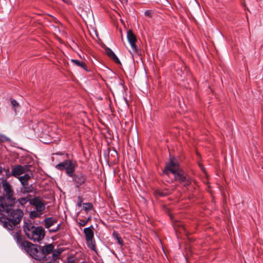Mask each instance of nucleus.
<instances>
[{
	"mask_svg": "<svg viewBox=\"0 0 263 263\" xmlns=\"http://www.w3.org/2000/svg\"><path fill=\"white\" fill-rule=\"evenodd\" d=\"M163 175L168 176L173 175L175 181L184 186H189L192 182L191 178L180 167L175 159H171L170 161L166 164Z\"/></svg>",
	"mask_w": 263,
	"mask_h": 263,
	"instance_id": "nucleus-1",
	"label": "nucleus"
},
{
	"mask_svg": "<svg viewBox=\"0 0 263 263\" xmlns=\"http://www.w3.org/2000/svg\"><path fill=\"white\" fill-rule=\"evenodd\" d=\"M144 14L145 15L148 16L149 17L151 16V12L149 10H146V11H145Z\"/></svg>",
	"mask_w": 263,
	"mask_h": 263,
	"instance_id": "nucleus-28",
	"label": "nucleus"
},
{
	"mask_svg": "<svg viewBox=\"0 0 263 263\" xmlns=\"http://www.w3.org/2000/svg\"><path fill=\"white\" fill-rule=\"evenodd\" d=\"M53 257H58L61 253V252L56 250H53Z\"/></svg>",
	"mask_w": 263,
	"mask_h": 263,
	"instance_id": "nucleus-27",
	"label": "nucleus"
},
{
	"mask_svg": "<svg viewBox=\"0 0 263 263\" xmlns=\"http://www.w3.org/2000/svg\"><path fill=\"white\" fill-rule=\"evenodd\" d=\"M51 229H55V227H51Z\"/></svg>",
	"mask_w": 263,
	"mask_h": 263,
	"instance_id": "nucleus-34",
	"label": "nucleus"
},
{
	"mask_svg": "<svg viewBox=\"0 0 263 263\" xmlns=\"http://www.w3.org/2000/svg\"><path fill=\"white\" fill-rule=\"evenodd\" d=\"M9 140L8 138L0 133V142H4L8 141Z\"/></svg>",
	"mask_w": 263,
	"mask_h": 263,
	"instance_id": "nucleus-23",
	"label": "nucleus"
},
{
	"mask_svg": "<svg viewBox=\"0 0 263 263\" xmlns=\"http://www.w3.org/2000/svg\"><path fill=\"white\" fill-rule=\"evenodd\" d=\"M2 173V167L0 166V175L1 174V173Z\"/></svg>",
	"mask_w": 263,
	"mask_h": 263,
	"instance_id": "nucleus-30",
	"label": "nucleus"
},
{
	"mask_svg": "<svg viewBox=\"0 0 263 263\" xmlns=\"http://www.w3.org/2000/svg\"><path fill=\"white\" fill-rule=\"evenodd\" d=\"M127 37L128 42L129 43L133 50L135 52H138V49L136 45L137 42V38L135 34L131 30L127 31Z\"/></svg>",
	"mask_w": 263,
	"mask_h": 263,
	"instance_id": "nucleus-13",
	"label": "nucleus"
},
{
	"mask_svg": "<svg viewBox=\"0 0 263 263\" xmlns=\"http://www.w3.org/2000/svg\"><path fill=\"white\" fill-rule=\"evenodd\" d=\"M23 215L24 213L21 210H13L11 208L3 216L0 217V223L8 230H12L20 223Z\"/></svg>",
	"mask_w": 263,
	"mask_h": 263,
	"instance_id": "nucleus-2",
	"label": "nucleus"
},
{
	"mask_svg": "<svg viewBox=\"0 0 263 263\" xmlns=\"http://www.w3.org/2000/svg\"><path fill=\"white\" fill-rule=\"evenodd\" d=\"M1 184L4 197H13L14 191L12 185L6 179L3 180Z\"/></svg>",
	"mask_w": 263,
	"mask_h": 263,
	"instance_id": "nucleus-12",
	"label": "nucleus"
},
{
	"mask_svg": "<svg viewBox=\"0 0 263 263\" xmlns=\"http://www.w3.org/2000/svg\"><path fill=\"white\" fill-rule=\"evenodd\" d=\"M16 198H0V212L6 213L16 202Z\"/></svg>",
	"mask_w": 263,
	"mask_h": 263,
	"instance_id": "nucleus-10",
	"label": "nucleus"
},
{
	"mask_svg": "<svg viewBox=\"0 0 263 263\" xmlns=\"http://www.w3.org/2000/svg\"><path fill=\"white\" fill-rule=\"evenodd\" d=\"M77 165V164L76 162H73L70 160H66L57 164L55 167L60 171L65 170L67 175L69 177H70L72 176L74 173Z\"/></svg>",
	"mask_w": 263,
	"mask_h": 263,
	"instance_id": "nucleus-6",
	"label": "nucleus"
},
{
	"mask_svg": "<svg viewBox=\"0 0 263 263\" xmlns=\"http://www.w3.org/2000/svg\"><path fill=\"white\" fill-rule=\"evenodd\" d=\"M30 179V176L29 174H26L24 176L18 177V180L21 182L22 185H25L28 184V181Z\"/></svg>",
	"mask_w": 263,
	"mask_h": 263,
	"instance_id": "nucleus-17",
	"label": "nucleus"
},
{
	"mask_svg": "<svg viewBox=\"0 0 263 263\" xmlns=\"http://www.w3.org/2000/svg\"><path fill=\"white\" fill-rule=\"evenodd\" d=\"M13 238L16 241L17 245L20 246V248L22 249H24V250L27 252V253L28 254L30 249L31 248V247L29 245H26V243H30V242L28 241L25 240L22 235H21V232L20 231H17L15 232L13 235Z\"/></svg>",
	"mask_w": 263,
	"mask_h": 263,
	"instance_id": "nucleus-11",
	"label": "nucleus"
},
{
	"mask_svg": "<svg viewBox=\"0 0 263 263\" xmlns=\"http://www.w3.org/2000/svg\"><path fill=\"white\" fill-rule=\"evenodd\" d=\"M29 203L32 206V210L30 212V217L32 219L39 218L45 210L46 205L40 198H31Z\"/></svg>",
	"mask_w": 263,
	"mask_h": 263,
	"instance_id": "nucleus-5",
	"label": "nucleus"
},
{
	"mask_svg": "<svg viewBox=\"0 0 263 263\" xmlns=\"http://www.w3.org/2000/svg\"><path fill=\"white\" fill-rule=\"evenodd\" d=\"M57 222L58 219L53 217H47L43 221L44 226L48 230V232L50 233H55L60 230L61 223H59L55 226V229H51V228L54 226Z\"/></svg>",
	"mask_w": 263,
	"mask_h": 263,
	"instance_id": "nucleus-8",
	"label": "nucleus"
},
{
	"mask_svg": "<svg viewBox=\"0 0 263 263\" xmlns=\"http://www.w3.org/2000/svg\"><path fill=\"white\" fill-rule=\"evenodd\" d=\"M31 199V198H18V201L19 203L23 205L24 204H25L27 201L29 202V200Z\"/></svg>",
	"mask_w": 263,
	"mask_h": 263,
	"instance_id": "nucleus-22",
	"label": "nucleus"
},
{
	"mask_svg": "<svg viewBox=\"0 0 263 263\" xmlns=\"http://www.w3.org/2000/svg\"><path fill=\"white\" fill-rule=\"evenodd\" d=\"M70 177L72 179L74 185L76 187H79L80 186L84 185L87 181V176L82 172H77L73 173Z\"/></svg>",
	"mask_w": 263,
	"mask_h": 263,
	"instance_id": "nucleus-9",
	"label": "nucleus"
},
{
	"mask_svg": "<svg viewBox=\"0 0 263 263\" xmlns=\"http://www.w3.org/2000/svg\"><path fill=\"white\" fill-rule=\"evenodd\" d=\"M65 3H68V0H63Z\"/></svg>",
	"mask_w": 263,
	"mask_h": 263,
	"instance_id": "nucleus-31",
	"label": "nucleus"
},
{
	"mask_svg": "<svg viewBox=\"0 0 263 263\" xmlns=\"http://www.w3.org/2000/svg\"><path fill=\"white\" fill-rule=\"evenodd\" d=\"M159 195L161 196H166L168 195V192L166 191L159 192Z\"/></svg>",
	"mask_w": 263,
	"mask_h": 263,
	"instance_id": "nucleus-26",
	"label": "nucleus"
},
{
	"mask_svg": "<svg viewBox=\"0 0 263 263\" xmlns=\"http://www.w3.org/2000/svg\"><path fill=\"white\" fill-rule=\"evenodd\" d=\"M4 171L6 172V176L7 178H9L10 176H12V175H11V172H10L9 168L5 169Z\"/></svg>",
	"mask_w": 263,
	"mask_h": 263,
	"instance_id": "nucleus-25",
	"label": "nucleus"
},
{
	"mask_svg": "<svg viewBox=\"0 0 263 263\" xmlns=\"http://www.w3.org/2000/svg\"><path fill=\"white\" fill-rule=\"evenodd\" d=\"M27 197L31 198V196L30 195H28Z\"/></svg>",
	"mask_w": 263,
	"mask_h": 263,
	"instance_id": "nucleus-33",
	"label": "nucleus"
},
{
	"mask_svg": "<svg viewBox=\"0 0 263 263\" xmlns=\"http://www.w3.org/2000/svg\"><path fill=\"white\" fill-rule=\"evenodd\" d=\"M81 202H82L81 200H80L79 202H78V205L79 206H81V205H82Z\"/></svg>",
	"mask_w": 263,
	"mask_h": 263,
	"instance_id": "nucleus-29",
	"label": "nucleus"
},
{
	"mask_svg": "<svg viewBox=\"0 0 263 263\" xmlns=\"http://www.w3.org/2000/svg\"><path fill=\"white\" fill-rule=\"evenodd\" d=\"M11 104L12 107L13 108V109L15 110V111H16L15 108L19 106L18 103L14 99H11Z\"/></svg>",
	"mask_w": 263,
	"mask_h": 263,
	"instance_id": "nucleus-21",
	"label": "nucleus"
},
{
	"mask_svg": "<svg viewBox=\"0 0 263 263\" xmlns=\"http://www.w3.org/2000/svg\"><path fill=\"white\" fill-rule=\"evenodd\" d=\"M26 245L31 247L28 254L36 260H42L46 257V256L50 254L53 250L54 246L50 243L43 247L38 246L31 243H26Z\"/></svg>",
	"mask_w": 263,
	"mask_h": 263,
	"instance_id": "nucleus-4",
	"label": "nucleus"
},
{
	"mask_svg": "<svg viewBox=\"0 0 263 263\" xmlns=\"http://www.w3.org/2000/svg\"><path fill=\"white\" fill-rule=\"evenodd\" d=\"M24 231L27 237L34 242H40L45 236V231L43 227H35L32 223L24 220Z\"/></svg>",
	"mask_w": 263,
	"mask_h": 263,
	"instance_id": "nucleus-3",
	"label": "nucleus"
},
{
	"mask_svg": "<svg viewBox=\"0 0 263 263\" xmlns=\"http://www.w3.org/2000/svg\"><path fill=\"white\" fill-rule=\"evenodd\" d=\"M105 52L109 58L113 60L116 64H121L119 59L111 49L106 48L105 49Z\"/></svg>",
	"mask_w": 263,
	"mask_h": 263,
	"instance_id": "nucleus-15",
	"label": "nucleus"
},
{
	"mask_svg": "<svg viewBox=\"0 0 263 263\" xmlns=\"http://www.w3.org/2000/svg\"><path fill=\"white\" fill-rule=\"evenodd\" d=\"M71 61L72 63L78 66L79 67H81L82 68H83L84 69H85L86 71H87V66L84 62H80L78 60H76V59H71Z\"/></svg>",
	"mask_w": 263,
	"mask_h": 263,
	"instance_id": "nucleus-18",
	"label": "nucleus"
},
{
	"mask_svg": "<svg viewBox=\"0 0 263 263\" xmlns=\"http://www.w3.org/2000/svg\"><path fill=\"white\" fill-rule=\"evenodd\" d=\"M114 235L115 236V237L116 238L117 241H118V243L121 246H122L124 244V242H123V241L122 240V239L121 238V237L119 236V235L117 233H114Z\"/></svg>",
	"mask_w": 263,
	"mask_h": 263,
	"instance_id": "nucleus-20",
	"label": "nucleus"
},
{
	"mask_svg": "<svg viewBox=\"0 0 263 263\" xmlns=\"http://www.w3.org/2000/svg\"><path fill=\"white\" fill-rule=\"evenodd\" d=\"M90 219V217H89L86 220H88V222Z\"/></svg>",
	"mask_w": 263,
	"mask_h": 263,
	"instance_id": "nucleus-32",
	"label": "nucleus"
},
{
	"mask_svg": "<svg viewBox=\"0 0 263 263\" xmlns=\"http://www.w3.org/2000/svg\"><path fill=\"white\" fill-rule=\"evenodd\" d=\"M20 191L23 194H28L30 193H35V189L33 187L32 185L26 184L25 185H22Z\"/></svg>",
	"mask_w": 263,
	"mask_h": 263,
	"instance_id": "nucleus-16",
	"label": "nucleus"
},
{
	"mask_svg": "<svg viewBox=\"0 0 263 263\" xmlns=\"http://www.w3.org/2000/svg\"><path fill=\"white\" fill-rule=\"evenodd\" d=\"M83 208L86 212H88L92 209L93 205L89 202L84 203L83 204Z\"/></svg>",
	"mask_w": 263,
	"mask_h": 263,
	"instance_id": "nucleus-19",
	"label": "nucleus"
},
{
	"mask_svg": "<svg viewBox=\"0 0 263 263\" xmlns=\"http://www.w3.org/2000/svg\"><path fill=\"white\" fill-rule=\"evenodd\" d=\"M26 166H23L21 165H17L12 167L11 175L12 176L18 178L20 176L26 172Z\"/></svg>",
	"mask_w": 263,
	"mask_h": 263,
	"instance_id": "nucleus-14",
	"label": "nucleus"
},
{
	"mask_svg": "<svg viewBox=\"0 0 263 263\" xmlns=\"http://www.w3.org/2000/svg\"><path fill=\"white\" fill-rule=\"evenodd\" d=\"M87 222H88V220L80 219L79 224H80V226L83 227V226H85L87 224Z\"/></svg>",
	"mask_w": 263,
	"mask_h": 263,
	"instance_id": "nucleus-24",
	"label": "nucleus"
},
{
	"mask_svg": "<svg viewBox=\"0 0 263 263\" xmlns=\"http://www.w3.org/2000/svg\"><path fill=\"white\" fill-rule=\"evenodd\" d=\"M93 226L86 228L84 229L87 247L93 251L96 250V244L94 239V233Z\"/></svg>",
	"mask_w": 263,
	"mask_h": 263,
	"instance_id": "nucleus-7",
	"label": "nucleus"
}]
</instances>
